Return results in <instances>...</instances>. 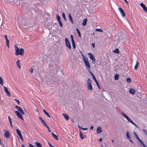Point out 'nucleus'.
<instances>
[{
    "mask_svg": "<svg viewBox=\"0 0 147 147\" xmlns=\"http://www.w3.org/2000/svg\"><path fill=\"white\" fill-rule=\"evenodd\" d=\"M14 48L15 50V54L16 55L18 56L19 55H24V50L23 49H19L16 45L14 46Z\"/></svg>",
    "mask_w": 147,
    "mask_h": 147,
    "instance_id": "f257e3e1",
    "label": "nucleus"
},
{
    "mask_svg": "<svg viewBox=\"0 0 147 147\" xmlns=\"http://www.w3.org/2000/svg\"><path fill=\"white\" fill-rule=\"evenodd\" d=\"M19 22V24L24 28H26L29 26V24L28 23L27 20L25 19H22Z\"/></svg>",
    "mask_w": 147,
    "mask_h": 147,
    "instance_id": "f03ea898",
    "label": "nucleus"
},
{
    "mask_svg": "<svg viewBox=\"0 0 147 147\" xmlns=\"http://www.w3.org/2000/svg\"><path fill=\"white\" fill-rule=\"evenodd\" d=\"M92 81L90 79H88L87 81V87L89 90L92 89V86L91 85Z\"/></svg>",
    "mask_w": 147,
    "mask_h": 147,
    "instance_id": "7ed1b4c3",
    "label": "nucleus"
},
{
    "mask_svg": "<svg viewBox=\"0 0 147 147\" xmlns=\"http://www.w3.org/2000/svg\"><path fill=\"white\" fill-rule=\"evenodd\" d=\"M83 60L87 68H88V69H90V65L87 58L84 59Z\"/></svg>",
    "mask_w": 147,
    "mask_h": 147,
    "instance_id": "20e7f679",
    "label": "nucleus"
},
{
    "mask_svg": "<svg viewBox=\"0 0 147 147\" xmlns=\"http://www.w3.org/2000/svg\"><path fill=\"white\" fill-rule=\"evenodd\" d=\"M88 54L89 55L90 58L92 60V63L94 64H95L96 61L95 59V57L94 56L93 54L90 53H88Z\"/></svg>",
    "mask_w": 147,
    "mask_h": 147,
    "instance_id": "39448f33",
    "label": "nucleus"
},
{
    "mask_svg": "<svg viewBox=\"0 0 147 147\" xmlns=\"http://www.w3.org/2000/svg\"><path fill=\"white\" fill-rule=\"evenodd\" d=\"M129 121L134 125L137 128H139V127L135 123L131 120L128 116L125 118Z\"/></svg>",
    "mask_w": 147,
    "mask_h": 147,
    "instance_id": "423d86ee",
    "label": "nucleus"
},
{
    "mask_svg": "<svg viewBox=\"0 0 147 147\" xmlns=\"http://www.w3.org/2000/svg\"><path fill=\"white\" fill-rule=\"evenodd\" d=\"M65 41L66 43V46L69 49L71 48V46L70 43L68 40V39L67 38H65Z\"/></svg>",
    "mask_w": 147,
    "mask_h": 147,
    "instance_id": "0eeeda50",
    "label": "nucleus"
},
{
    "mask_svg": "<svg viewBox=\"0 0 147 147\" xmlns=\"http://www.w3.org/2000/svg\"><path fill=\"white\" fill-rule=\"evenodd\" d=\"M15 112L16 114L17 115V116L20 118L22 120H24V119L23 118L22 116L21 115V113H20L18 111H15Z\"/></svg>",
    "mask_w": 147,
    "mask_h": 147,
    "instance_id": "6e6552de",
    "label": "nucleus"
},
{
    "mask_svg": "<svg viewBox=\"0 0 147 147\" xmlns=\"http://www.w3.org/2000/svg\"><path fill=\"white\" fill-rule=\"evenodd\" d=\"M118 9L119 10L120 13L121 14L123 18L125 16V15L123 10L121 7L119 8Z\"/></svg>",
    "mask_w": 147,
    "mask_h": 147,
    "instance_id": "1a4fd4ad",
    "label": "nucleus"
},
{
    "mask_svg": "<svg viewBox=\"0 0 147 147\" xmlns=\"http://www.w3.org/2000/svg\"><path fill=\"white\" fill-rule=\"evenodd\" d=\"M15 107L20 112L22 115H24V112L20 107H19L17 106H15Z\"/></svg>",
    "mask_w": 147,
    "mask_h": 147,
    "instance_id": "9d476101",
    "label": "nucleus"
},
{
    "mask_svg": "<svg viewBox=\"0 0 147 147\" xmlns=\"http://www.w3.org/2000/svg\"><path fill=\"white\" fill-rule=\"evenodd\" d=\"M140 5L143 8V10L146 12H147V8L144 4L143 3H141Z\"/></svg>",
    "mask_w": 147,
    "mask_h": 147,
    "instance_id": "9b49d317",
    "label": "nucleus"
},
{
    "mask_svg": "<svg viewBox=\"0 0 147 147\" xmlns=\"http://www.w3.org/2000/svg\"><path fill=\"white\" fill-rule=\"evenodd\" d=\"M3 88L4 89V90L5 93H6L8 96H10V94L9 91H8V90L7 88L5 86H4Z\"/></svg>",
    "mask_w": 147,
    "mask_h": 147,
    "instance_id": "f8f14e48",
    "label": "nucleus"
},
{
    "mask_svg": "<svg viewBox=\"0 0 147 147\" xmlns=\"http://www.w3.org/2000/svg\"><path fill=\"white\" fill-rule=\"evenodd\" d=\"M102 132L101 128L100 127H98L97 128L96 132L98 134H100Z\"/></svg>",
    "mask_w": 147,
    "mask_h": 147,
    "instance_id": "ddd939ff",
    "label": "nucleus"
},
{
    "mask_svg": "<svg viewBox=\"0 0 147 147\" xmlns=\"http://www.w3.org/2000/svg\"><path fill=\"white\" fill-rule=\"evenodd\" d=\"M135 90L133 88H131L129 90V92L130 94H134L135 93Z\"/></svg>",
    "mask_w": 147,
    "mask_h": 147,
    "instance_id": "4468645a",
    "label": "nucleus"
},
{
    "mask_svg": "<svg viewBox=\"0 0 147 147\" xmlns=\"http://www.w3.org/2000/svg\"><path fill=\"white\" fill-rule=\"evenodd\" d=\"M5 136L7 138H8L10 137L9 133V131L5 132L4 134Z\"/></svg>",
    "mask_w": 147,
    "mask_h": 147,
    "instance_id": "2eb2a0df",
    "label": "nucleus"
},
{
    "mask_svg": "<svg viewBox=\"0 0 147 147\" xmlns=\"http://www.w3.org/2000/svg\"><path fill=\"white\" fill-rule=\"evenodd\" d=\"M68 16H69V19L70 21V22H71V23L72 24H74V21L73 20L72 18V17H71L70 13H68Z\"/></svg>",
    "mask_w": 147,
    "mask_h": 147,
    "instance_id": "dca6fc26",
    "label": "nucleus"
},
{
    "mask_svg": "<svg viewBox=\"0 0 147 147\" xmlns=\"http://www.w3.org/2000/svg\"><path fill=\"white\" fill-rule=\"evenodd\" d=\"M35 143L37 147H42V145L40 143L35 142Z\"/></svg>",
    "mask_w": 147,
    "mask_h": 147,
    "instance_id": "f3484780",
    "label": "nucleus"
},
{
    "mask_svg": "<svg viewBox=\"0 0 147 147\" xmlns=\"http://www.w3.org/2000/svg\"><path fill=\"white\" fill-rule=\"evenodd\" d=\"M93 80H94V81L96 82V84L97 86L98 87V88L99 89H100V86H99V84H98V81L96 80L95 77H94V78H93Z\"/></svg>",
    "mask_w": 147,
    "mask_h": 147,
    "instance_id": "a211bd4d",
    "label": "nucleus"
},
{
    "mask_svg": "<svg viewBox=\"0 0 147 147\" xmlns=\"http://www.w3.org/2000/svg\"><path fill=\"white\" fill-rule=\"evenodd\" d=\"M16 64L18 68L20 69L21 68V65L20 63V61L19 60H17L16 61Z\"/></svg>",
    "mask_w": 147,
    "mask_h": 147,
    "instance_id": "6ab92c4d",
    "label": "nucleus"
},
{
    "mask_svg": "<svg viewBox=\"0 0 147 147\" xmlns=\"http://www.w3.org/2000/svg\"><path fill=\"white\" fill-rule=\"evenodd\" d=\"M63 115L64 117L66 120H69V117L66 114H63Z\"/></svg>",
    "mask_w": 147,
    "mask_h": 147,
    "instance_id": "aec40b11",
    "label": "nucleus"
},
{
    "mask_svg": "<svg viewBox=\"0 0 147 147\" xmlns=\"http://www.w3.org/2000/svg\"><path fill=\"white\" fill-rule=\"evenodd\" d=\"M52 135L53 138L57 140H58V137L55 134L53 133H52Z\"/></svg>",
    "mask_w": 147,
    "mask_h": 147,
    "instance_id": "412c9836",
    "label": "nucleus"
},
{
    "mask_svg": "<svg viewBox=\"0 0 147 147\" xmlns=\"http://www.w3.org/2000/svg\"><path fill=\"white\" fill-rule=\"evenodd\" d=\"M138 64H139L138 61H136V65L134 67V69L135 70H136L138 69Z\"/></svg>",
    "mask_w": 147,
    "mask_h": 147,
    "instance_id": "4be33fe9",
    "label": "nucleus"
},
{
    "mask_svg": "<svg viewBox=\"0 0 147 147\" xmlns=\"http://www.w3.org/2000/svg\"><path fill=\"white\" fill-rule=\"evenodd\" d=\"M16 131L17 134L19 135V136L22 135L21 131L19 129H17L16 130Z\"/></svg>",
    "mask_w": 147,
    "mask_h": 147,
    "instance_id": "5701e85b",
    "label": "nucleus"
},
{
    "mask_svg": "<svg viewBox=\"0 0 147 147\" xmlns=\"http://www.w3.org/2000/svg\"><path fill=\"white\" fill-rule=\"evenodd\" d=\"M0 84H1L2 86L3 85V78L1 76H0Z\"/></svg>",
    "mask_w": 147,
    "mask_h": 147,
    "instance_id": "b1692460",
    "label": "nucleus"
},
{
    "mask_svg": "<svg viewBox=\"0 0 147 147\" xmlns=\"http://www.w3.org/2000/svg\"><path fill=\"white\" fill-rule=\"evenodd\" d=\"M87 22V19H84V20H83L82 25L83 26L86 25V23Z\"/></svg>",
    "mask_w": 147,
    "mask_h": 147,
    "instance_id": "393cba45",
    "label": "nucleus"
},
{
    "mask_svg": "<svg viewBox=\"0 0 147 147\" xmlns=\"http://www.w3.org/2000/svg\"><path fill=\"white\" fill-rule=\"evenodd\" d=\"M80 137L82 139H83L84 138V137H83V134L82 133V132L80 130Z\"/></svg>",
    "mask_w": 147,
    "mask_h": 147,
    "instance_id": "a878e982",
    "label": "nucleus"
},
{
    "mask_svg": "<svg viewBox=\"0 0 147 147\" xmlns=\"http://www.w3.org/2000/svg\"><path fill=\"white\" fill-rule=\"evenodd\" d=\"M113 52L117 53H119V51L118 49H115L113 51Z\"/></svg>",
    "mask_w": 147,
    "mask_h": 147,
    "instance_id": "bb28decb",
    "label": "nucleus"
},
{
    "mask_svg": "<svg viewBox=\"0 0 147 147\" xmlns=\"http://www.w3.org/2000/svg\"><path fill=\"white\" fill-rule=\"evenodd\" d=\"M8 119L9 121L10 125L12 127V123L11 121V119L10 116H9L8 117Z\"/></svg>",
    "mask_w": 147,
    "mask_h": 147,
    "instance_id": "cd10ccee",
    "label": "nucleus"
},
{
    "mask_svg": "<svg viewBox=\"0 0 147 147\" xmlns=\"http://www.w3.org/2000/svg\"><path fill=\"white\" fill-rule=\"evenodd\" d=\"M138 140L139 142L142 144L143 146H144V144L142 140H141L140 138H139Z\"/></svg>",
    "mask_w": 147,
    "mask_h": 147,
    "instance_id": "c85d7f7f",
    "label": "nucleus"
},
{
    "mask_svg": "<svg viewBox=\"0 0 147 147\" xmlns=\"http://www.w3.org/2000/svg\"><path fill=\"white\" fill-rule=\"evenodd\" d=\"M119 75L118 74H115V76H114L115 79L116 80H117L119 78Z\"/></svg>",
    "mask_w": 147,
    "mask_h": 147,
    "instance_id": "c756f323",
    "label": "nucleus"
},
{
    "mask_svg": "<svg viewBox=\"0 0 147 147\" xmlns=\"http://www.w3.org/2000/svg\"><path fill=\"white\" fill-rule=\"evenodd\" d=\"M120 40V39L118 37H115V41L117 42H119Z\"/></svg>",
    "mask_w": 147,
    "mask_h": 147,
    "instance_id": "7c9ffc66",
    "label": "nucleus"
},
{
    "mask_svg": "<svg viewBox=\"0 0 147 147\" xmlns=\"http://www.w3.org/2000/svg\"><path fill=\"white\" fill-rule=\"evenodd\" d=\"M126 136L127 138L128 139H130V138L129 134V132L127 131L126 133Z\"/></svg>",
    "mask_w": 147,
    "mask_h": 147,
    "instance_id": "2f4dec72",
    "label": "nucleus"
},
{
    "mask_svg": "<svg viewBox=\"0 0 147 147\" xmlns=\"http://www.w3.org/2000/svg\"><path fill=\"white\" fill-rule=\"evenodd\" d=\"M9 40H8V39H7L6 40V45L7 47L9 48Z\"/></svg>",
    "mask_w": 147,
    "mask_h": 147,
    "instance_id": "473e14b6",
    "label": "nucleus"
},
{
    "mask_svg": "<svg viewBox=\"0 0 147 147\" xmlns=\"http://www.w3.org/2000/svg\"><path fill=\"white\" fill-rule=\"evenodd\" d=\"M76 30H77V33H78V35H79V36L80 37H81V34H80V32L79 31V29L77 28H76Z\"/></svg>",
    "mask_w": 147,
    "mask_h": 147,
    "instance_id": "72a5a7b5",
    "label": "nucleus"
},
{
    "mask_svg": "<svg viewBox=\"0 0 147 147\" xmlns=\"http://www.w3.org/2000/svg\"><path fill=\"white\" fill-rule=\"evenodd\" d=\"M96 31H99L101 32H103V30L101 29L100 28H96Z\"/></svg>",
    "mask_w": 147,
    "mask_h": 147,
    "instance_id": "f704fd0d",
    "label": "nucleus"
},
{
    "mask_svg": "<svg viewBox=\"0 0 147 147\" xmlns=\"http://www.w3.org/2000/svg\"><path fill=\"white\" fill-rule=\"evenodd\" d=\"M131 80L130 78H128L127 79V83H130Z\"/></svg>",
    "mask_w": 147,
    "mask_h": 147,
    "instance_id": "c9c22d12",
    "label": "nucleus"
},
{
    "mask_svg": "<svg viewBox=\"0 0 147 147\" xmlns=\"http://www.w3.org/2000/svg\"><path fill=\"white\" fill-rule=\"evenodd\" d=\"M134 135L135 136V137L137 138V140H138L139 138L138 137V136H137V134L135 132H134Z\"/></svg>",
    "mask_w": 147,
    "mask_h": 147,
    "instance_id": "e433bc0d",
    "label": "nucleus"
},
{
    "mask_svg": "<svg viewBox=\"0 0 147 147\" xmlns=\"http://www.w3.org/2000/svg\"><path fill=\"white\" fill-rule=\"evenodd\" d=\"M62 17H63V19H64V20L65 21H66V18H65V13L64 12H63L62 13Z\"/></svg>",
    "mask_w": 147,
    "mask_h": 147,
    "instance_id": "4c0bfd02",
    "label": "nucleus"
},
{
    "mask_svg": "<svg viewBox=\"0 0 147 147\" xmlns=\"http://www.w3.org/2000/svg\"><path fill=\"white\" fill-rule=\"evenodd\" d=\"M78 127H79V128H80V129H81L82 130H86L88 129L87 128H82L81 127H80V126H79V125L78 126Z\"/></svg>",
    "mask_w": 147,
    "mask_h": 147,
    "instance_id": "58836bf2",
    "label": "nucleus"
},
{
    "mask_svg": "<svg viewBox=\"0 0 147 147\" xmlns=\"http://www.w3.org/2000/svg\"><path fill=\"white\" fill-rule=\"evenodd\" d=\"M88 71L91 74V75H92V78H94V77H95L93 75V73H92V72L90 70V69H88Z\"/></svg>",
    "mask_w": 147,
    "mask_h": 147,
    "instance_id": "ea45409f",
    "label": "nucleus"
},
{
    "mask_svg": "<svg viewBox=\"0 0 147 147\" xmlns=\"http://www.w3.org/2000/svg\"><path fill=\"white\" fill-rule=\"evenodd\" d=\"M56 16L57 19L58 21H59V20H61L60 18L58 15H57Z\"/></svg>",
    "mask_w": 147,
    "mask_h": 147,
    "instance_id": "a19ab883",
    "label": "nucleus"
},
{
    "mask_svg": "<svg viewBox=\"0 0 147 147\" xmlns=\"http://www.w3.org/2000/svg\"><path fill=\"white\" fill-rule=\"evenodd\" d=\"M142 131L145 133L146 135H147V131L145 129H143Z\"/></svg>",
    "mask_w": 147,
    "mask_h": 147,
    "instance_id": "79ce46f5",
    "label": "nucleus"
},
{
    "mask_svg": "<svg viewBox=\"0 0 147 147\" xmlns=\"http://www.w3.org/2000/svg\"><path fill=\"white\" fill-rule=\"evenodd\" d=\"M59 25L63 27V24L61 22V20H59L58 21Z\"/></svg>",
    "mask_w": 147,
    "mask_h": 147,
    "instance_id": "37998d69",
    "label": "nucleus"
},
{
    "mask_svg": "<svg viewBox=\"0 0 147 147\" xmlns=\"http://www.w3.org/2000/svg\"><path fill=\"white\" fill-rule=\"evenodd\" d=\"M80 53H81V55H82L83 59H85L86 58H87L86 57H85L84 56V55H83V53H82V52H81Z\"/></svg>",
    "mask_w": 147,
    "mask_h": 147,
    "instance_id": "c03bdc74",
    "label": "nucleus"
},
{
    "mask_svg": "<svg viewBox=\"0 0 147 147\" xmlns=\"http://www.w3.org/2000/svg\"><path fill=\"white\" fill-rule=\"evenodd\" d=\"M29 147H36L35 146L33 145L30 144H28Z\"/></svg>",
    "mask_w": 147,
    "mask_h": 147,
    "instance_id": "a18cd8bd",
    "label": "nucleus"
},
{
    "mask_svg": "<svg viewBox=\"0 0 147 147\" xmlns=\"http://www.w3.org/2000/svg\"><path fill=\"white\" fill-rule=\"evenodd\" d=\"M5 1L8 2H12L13 0H4Z\"/></svg>",
    "mask_w": 147,
    "mask_h": 147,
    "instance_id": "49530a36",
    "label": "nucleus"
},
{
    "mask_svg": "<svg viewBox=\"0 0 147 147\" xmlns=\"http://www.w3.org/2000/svg\"><path fill=\"white\" fill-rule=\"evenodd\" d=\"M122 114L123 115L124 117H125V118L127 117V116L123 112H122Z\"/></svg>",
    "mask_w": 147,
    "mask_h": 147,
    "instance_id": "de8ad7c7",
    "label": "nucleus"
},
{
    "mask_svg": "<svg viewBox=\"0 0 147 147\" xmlns=\"http://www.w3.org/2000/svg\"><path fill=\"white\" fill-rule=\"evenodd\" d=\"M14 100L16 101L18 104H20V101L18 100H17L16 99H15Z\"/></svg>",
    "mask_w": 147,
    "mask_h": 147,
    "instance_id": "09e8293b",
    "label": "nucleus"
},
{
    "mask_svg": "<svg viewBox=\"0 0 147 147\" xmlns=\"http://www.w3.org/2000/svg\"><path fill=\"white\" fill-rule=\"evenodd\" d=\"M19 137H20V139H21V140L22 141H23V138L22 137V135H21V136H20Z\"/></svg>",
    "mask_w": 147,
    "mask_h": 147,
    "instance_id": "8fccbe9b",
    "label": "nucleus"
},
{
    "mask_svg": "<svg viewBox=\"0 0 147 147\" xmlns=\"http://www.w3.org/2000/svg\"><path fill=\"white\" fill-rule=\"evenodd\" d=\"M45 114L46 115H47L48 117H49V118H50V115H49V113H48L47 112Z\"/></svg>",
    "mask_w": 147,
    "mask_h": 147,
    "instance_id": "3c124183",
    "label": "nucleus"
},
{
    "mask_svg": "<svg viewBox=\"0 0 147 147\" xmlns=\"http://www.w3.org/2000/svg\"><path fill=\"white\" fill-rule=\"evenodd\" d=\"M41 122L44 125H45L46 124V122L44 121H42V122Z\"/></svg>",
    "mask_w": 147,
    "mask_h": 147,
    "instance_id": "603ef678",
    "label": "nucleus"
},
{
    "mask_svg": "<svg viewBox=\"0 0 147 147\" xmlns=\"http://www.w3.org/2000/svg\"><path fill=\"white\" fill-rule=\"evenodd\" d=\"M33 69L32 68H31V69H30V72L31 73H32L33 72Z\"/></svg>",
    "mask_w": 147,
    "mask_h": 147,
    "instance_id": "864d4df0",
    "label": "nucleus"
},
{
    "mask_svg": "<svg viewBox=\"0 0 147 147\" xmlns=\"http://www.w3.org/2000/svg\"><path fill=\"white\" fill-rule=\"evenodd\" d=\"M72 45H73V48L74 49H75L76 48V45H75V43H72Z\"/></svg>",
    "mask_w": 147,
    "mask_h": 147,
    "instance_id": "5fc2aeb1",
    "label": "nucleus"
},
{
    "mask_svg": "<svg viewBox=\"0 0 147 147\" xmlns=\"http://www.w3.org/2000/svg\"><path fill=\"white\" fill-rule=\"evenodd\" d=\"M35 111L37 112H38V110L37 109V107L36 106H35Z\"/></svg>",
    "mask_w": 147,
    "mask_h": 147,
    "instance_id": "6e6d98bb",
    "label": "nucleus"
},
{
    "mask_svg": "<svg viewBox=\"0 0 147 147\" xmlns=\"http://www.w3.org/2000/svg\"><path fill=\"white\" fill-rule=\"evenodd\" d=\"M92 45L93 47L94 48L95 47V44L94 43H92Z\"/></svg>",
    "mask_w": 147,
    "mask_h": 147,
    "instance_id": "4d7b16f0",
    "label": "nucleus"
},
{
    "mask_svg": "<svg viewBox=\"0 0 147 147\" xmlns=\"http://www.w3.org/2000/svg\"><path fill=\"white\" fill-rule=\"evenodd\" d=\"M49 144L51 147H55L54 146H52L50 143H49Z\"/></svg>",
    "mask_w": 147,
    "mask_h": 147,
    "instance_id": "13d9d810",
    "label": "nucleus"
},
{
    "mask_svg": "<svg viewBox=\"0 0 147 147\" xmlns=\"http://www.w3.org/2000/svg\"><path fill=\"white\" fill-rule=\"evenodd\" d=\"M4 37H5L6 40H7V39H8L7 36L6 35H4Z\"/></svg>",
    "mask_w": 147,
    "mask_h": 147,
    "instance_id": "bf43d9fd",
    "label": "nucleus"
},
{
    "mask_svg": "<svg viewBox=\"0 0 147 147\" xmlns=\"http://www.w3.org/2000/svg\"><path fill=\"white\" fill-rule=\"evenodd\" d=\"M125 1V3L127 4H129V3L128 2V1L126 0H124Z\"/></svg>",
    "mask_w": 147,
    "mask_h": 147,
    "instance_id": "052dcab7",
    "label": "nucleus"
},
{
    "mask_svg": "<svg viewBox=\"0 0 147 147\" xmlns=\"http://www.w3.org/2000/svg\"><path fill=\"white\" fill-rule=\"evenodd\" d=\"M71 40H72V39H73V37L72 36V35H71Z\"/></svg>",
    "mask_w": 147,
    "mask_h": 147,
    "instance_id": "680f3d73",
    "label": "nucleus"
},
{
    "mask_svg": "<svg viewBox=\"0 0 147 147\" xmlns=\"http://www.w3.org/2000/svg\"><path fill=\"white\" fill-rule=\"evenodd\" d=\"M45 126L47 128V129L49 128V127L48 126L47 124L45 125Z\"/></svg>",
    "mask_w": 147,
    "mask_h": 147,
    "instance_id": "e2e57ef3",
    "label": "nucleus"
},
{
    "mask_svg": "<svg viewBox=\"0 0 147 147\" xmlns=\"http://www.w3.org/2000/svg\"><path fill=\"white\" fill-rule=\"evenodd\" d=\"M93 126H92L90 127V129H91V130H92L93 128Z\"/></svg>",
    "mask_w": 147,
    "mask_h": 147,
    "instance_id": "0e129e2a",
    "label": "nucleus"
},
{
    "mask_svg": "<svg viewBox=\"0 0 147 147\" xmlns=\"http://www.w3.org/2000/svg\"><path fill=\"white\" fill-rule=\"evenodd\" d=\"M99 140L100 142H101L102 141V139L101 138H100Z\"/></svg>",
    "mask_w": 147,
    "mask_h": 147,
    "instance_id": "69168bd1",
    "label": "nucleus"
},
{
    "mask_svg": "<svg viewBox=\"0 0 147 147\" xmlns=\"http://www.w3.org/2000/svg\"><path fill=\"white\" fill-rule=\"evenodd\" d=\"M71 40V42H72V44L75 43L74 39H72Z\"/></svg>",
    "mask_w": 147,
    "mask_h": 147,
    "instance_id": "338daca9",
    "label": "nucleus"
},
{
    "mask_svg": "<svg viewBox=\"0 0 147 147\" xmlns=\"http://www.w3.org/2000/svg\"><path fill=\"white\" fill-rule=\"evenodd\" d=\"M39 119L40 120H41V119H42L41 117L39 116Z\"/></svg>",
    "mask_w": 147,
    "mask_h": 147,
    "instance_id": "774afa93",
    "label": "nucleus"
}]
</instances>
